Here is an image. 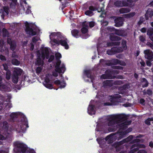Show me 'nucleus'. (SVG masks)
<instances>
[{
	"label": "nucleus",
	"mask_w": 153,
	"mask_h": 153,
	"mask_svg": "<svg viewBox=\"0 0 153 153\" xmlns=\"http://www.w3.org/2000/svg\"><path fill=\"white\" fill-rule=\"evenodd\" d=\"M20 122H18L15 128L18 131L25 133L27 128L29 127L27 120L25 115L21 116Z\"/></svg>",
	"instance_id": "nucleus-1"
},
{
	"label": "nucleus",
	"mask_w": 153,
	"mask_h": 153,
	"mask_svg": "<svg viewBox=\"0 0 153 153\" xmlns=\"http://www.w3.org/2000/svg\"><path fill=\"white\" fill-rule=\"evenodd\" d=\"M122 47H114L111 49L107 51V53L108 55H112L116 53H121L123 51V49L126 50L127 48V41L125 39H123L121 42Z\"/></svg>",
	"instance_id": "nucleus-2"
},
{
	"label": "nucleus",
	"mask_w": 153,
	"mask_h": 153,
	"mask_svg": "<svg viewBox=\"0 0 153 153\" xmlns=\"http://www.w3.org/2000/svg\"><path fill=\"white\" fill-rule=\"evenodd\" d=\"M23 72L22 69L20 68H15L12 75V82L17 83L18 81L19 76L21 75Z\"/></svg>",
	"instance_id": "nucleus-3"
},
{
	"label": "nucleus",
	"mask_w": 153,
	"mask_h": 153,
	"mask_svg": "<svg viewBox=\"0 0 153 153\" xmlns=\"http://www.w3.org/2000/svg\"><path fill=\"white\" fill-rule=\"evenodd\" d=\"M15 147L17 148L18 152L21 153H26L27 152L28 147L26 145L23 143H21L19 141H16L14 143Z\"/></svg>",
	"instance_id": "nucleus-4"
},
{
	"label": "nucleus",
	"mask_w": 153,
	"mask_h": 153,
	"mask_svg": "<svg viewBox=\"0 0 153 153\" xmlns=\"http://www.w3.org/2000/svg\"><path fill=\"white\" fill-rule=\"evenodd\" d=\"M127 124L126 123H117L116 126H114V128H109L108 130L110 132L115 131L117 129L125 130L127 128Z\"/></svg>",
	"instance_id": "nucleus-5"
},
{
	"label": "nucleus",
	"mask_w": 153,
	"mask_h": 153,
	"mask_svg": "<svg viewBox=\"0 0 153 153\" xmlns=\"http://www.w3.org/2000/svg\"><path fill=\"white\" fill-rule=\"evenodd\" d=\"M61 63V61L58 60L56 62L55 66V71L58 72L59 73H64L65 70V66L64 64H62L60 68V65Z\"/></svg>",
	"instance_id": "nucleus-6"
},
{
	"label": "nucleus",
	"mask_w": 153,
	"mask_h": 153,
	"mask_svg": "<svg viewBox=\"0 0 153 153\" xmlns=\"http://www.w3.org/2000/svg\"><path fill=\"white\" fill-rule=\"evenodd\" d=\"M27 24L26 25V28L25 30L26 33L27 34H29L30 36H33L36 34V32L34 31V27L32 26L30 27L27 22H26Z\"/></svg>",
	"instance_id": "nucleus-7"
},
{
	"label": "nucleus",
	"mask_w": 153,
	"mask_h": 153,
	"mask_svg": "<svg viewBox=\"0 0 153 153\" xmlns=\"http://www.w3.org/2000/svg\"><path fill=\"white\" fill-rule=\"evenodd\" d=\"M114 4L117 7H127L129 5V4L128 2L124 0H116L114 2Z\"/></svg>",
	"instance_id": "nucleus-8"
},
{
	"label": "nucleus",
	"mask_w": 153,
	"mask_h": 153,
	"mask_svg": "<svg viewBox=\"0 0 153 153\" xmlns=\"http://www.w3.org/2000/svg\"><path fill=\"white\" fill-rule=\"evenodd\" d=\"M124 19L121 17H116L114 20L115 23L114 26L117 27H120L123 26L124 24Z\"/></svg>",
	"instance_id": "nucleus-9"
},
{
	"label": "nucleus",
	"mask_w": 153,
	"mask_h": 153,
	"mask_svg": "<svg viewBox=\"0 0 153 153\" xmlns=\"http://www.w3.org/2000/svg\"><path fill=\"white\" fill-rule=\"evenodd\" d=\"M133 141L134 142L138 143L140 142V140L139 139H136L134 140ZM135 147H136V148L131 150L130 152V153H134L137 152L139 150V147H140V146L137 143L133 145L131 147V148L132 149Z\"/></svg>",
	"instance_id": "nucleus-10"
},
{
	"label": "nucleus",
	"mask_w": 153,
	"mask_h": 153,
	"mask_svg": "<svg viewBox=\"0 0 153 153\" xmlns=\"http://www.w3.org/2000/svg\"><path fill=\"white\" fill-rule=\"evenodd\" d=\"M145 58L151 61H153V52L149 50L144 51Z\"/></svg>",
	"instance_id": "nucleus-11"
},
{
	"label": "nucleus",
	"mask_w": 153,
	"mask_h": 153,
	"mask_svg": "<svg viewBox=\"0 0 153 153\" xmlns=\"http://www.w3.org/2000/svg\"><path fill=\"white\" fill-rule=\"evenodd\" d=\"M114 116L116 120H118V123H120V121L123 122L127 119L126 115L124 114H118Z\"/></svg>",
	"instance_id": "nucleus-12"
},
{
	"label": "nucleus",
	"mask_w": 153,
	"mask_h": 153,
	"mask_svg": "<svg viewBox=\"0 0 153 153\" xmlns=\"http://www.w3.org/2000/svg\"><path fill=\"white\" fill-rule=\"evenodd\" d=\"M153 16V9L149 8L146 11L145 14V19L148 20L149 19H151Z\"/></svg>",
	"instance_id": "nucleus-13"
},
{
	"label": "nucleus",
	"mask_w": 153,
	"mask_h": 153,
	"mask_svg": "<svg viewBox=\"0 0 153 153\" xmlns=\"http://www.w3.org/2000/svg\"><path fill=\"white\" fill-rule=\"evenodd\" d=\"M115 34L122 37L126 36L127 35V30H126L123 29H117L116 30Z\"/></svg>",
	"instance_id": "nucleus-14"
},
{
	"label": "nucleus",
	"mask_w": 153,
	"mask_h": 153,
	"mask_svg": "<svg viewBox=\"0 0 153 153\" xmlns=\"http://www.w3.org/2000/svg\"><path fill=\"white\" fill-rule=\"evenodd\" d=\"M118 123V120H116L114 118V116L112 117V118L111 120H109L108 123V126H111V127L108 128V129L110 128H114V126H116L117 124Z\"/></svg>",
	"instance_id": "nucleus-15"
},
{
	"label": "nucleus",
	"mask_w": 153,
	"mask_h": 153,
	"mask_svg": "<svg viewBox=\"0 0 153 153\" xmlns=\"http://www.w3.org/2000/svg\"><path fill=\"white\" fill-rule=\"evenodd\" d=\"M68 40L67 39H61L60 40V44L62 46H64L66 49H68L69 48L68 45Z\"/></svg>",
	"instance_id": "nucleus-16"
},
{
	"label": "nucleus",
	"mask_w": 153,
	"mask_h": 153,
	"mask_svg": "<svg viewBox=\"0 0 153 153\" xmlns=\"http://www.w3.org/2000/svg\"><path fill=\"white\" fill-rule=\"evenodd\" d=\"M120 62V60L117 59H114L109 61L108 62L106 63V65L108 66L117 65L119 64Z\"/></svg>",
	"instance_id": "nucleus-17"
},
{
	"label": "nucleus",
	"mask_w": 153,
	"mask_h": 153,
	"mask_svg": "<svg viewBox=\"0 0 153 153\" xmlns=\"http://www.w3.org/2000/svg\"><path fill=\"white\" fill-rule=\"evenodd\" d=\"M88 112L89 114L92 115L94 114L95 111L94 110V106L93 105H89L88 108Z\"/></svg>",
	"instance_id": "nucleus-18"
},
{
	"label": "nucleus",
	"mask_w": 153,
	"mask_h": 153,
	"mask_svg": "<svg viewBox=\"0 0 153 153\" xmlns=\"http://www.w3.org/2000/svg\"><path fill=\"white\" fill-rule=\"evenodd\" d=\"M72 35L76 38H78L80 36L81 33L78 30L74 29L71 31Z\"/></svg>",
	"instance_id": "nucleus-19"
},
{
	"label": "nucleus",
	"mask_w": 153,
	"mask_h": 153,
	"mask_svg": "<svg viewBox=\"0 0 153 153\" xmlns=\"http://www.w3.org/2000/svg\"><path fill=\"white\" fill-rule=\"evenodd\" d=\"M110 39L112 41H119L121 39V38L119 36L111 34L110 36Z\"/></svg>",
	"instance_id": "nucleus-20"
},
{
	"label": "nucleus",
	"mask_w": 153,
	"mask_h": 153,
	"mask_svg": "<svg viewBox=\"0 0 153 153\" xmlns=\"http://www.w3.org/2000/svg\"><path fill=\"white\" fill-rule=\"evenodd\" d=\"M106 74L108 79H113L116 78L115 76H112V72L110 70H107L105 71Z\"/></svg>",
	"instance_id": "nucleus-21"
},
{
	"label": "nucleus",
	"mask_w": 153,
	"mask_h": 153,
	"mask_svg": "<svg viewBox=\"0 0 153 153\" xmlns=\"http://www.w3.org/2000/svg\"><path fill=\"white\" fill-rule=\"evenodd\" d=\"M112 81L107 80L103 82V85L105 87L109 86L111 87L113 85Z\"/></svg>",
	"instance_id": "nucleus-22"
},
{
	"label": "nucleus",
	"mask_w": 153,
	"mask_h": 153,
	"mask_svg": "<svg viewBox=\"0 0 153 153\" xmlns=\"http://www.w3.org/2000/svg\"><path fill=\"white\" fill-rule=\"evenodd\" d=\"M130 11V9L127 8H122L119 10V12L120 14L128 13Z\"/></svg>",
	"instance_id": "nucleus-23"
},
{
	"label": "nucleus",
	"mask_w": 153,
	"mask_h": 153,
	"mask_svg": "<svg viewBox=\"0 0 153 153\" xmlns=\"http://www.w3.org/2000/svg\"><path fill=\"white\" fill-rule=\"evenodd\" d=\"M127 142L128 141L126 140V139H124L118 142L115 143L114 145L116 146V147L117 148L119 146L125 143H127Z\"/></svg>",
	"instance_id": "nucleus-24"
},
{
	"label": "nucleus",
	"mask_w": 153,
	"mask_h": 153,
	"mask_svg": "<svg viewBox=\"0 0 153 153\" xmlns=\"http://www.w3.org/2000/svg\"><path fill=\"white\" fill-rule=\"evenodd\" d=\"M83 26L85 27H83L81 29V31L82 33L85 34L88 31V29L87 27H88V26L84 23L83 24Z\"/></svg>",
	"instance_id": "nucleus-25"
},
{
	"label": "nucleus",
	"mask_w": 153,
	"mask_h": 153,
	"mask_svg": "<svg viewBox=\"0 0 153 153\" xmlns=\"http://www.w3.org/2000/svg\"><path fill=\"white\" fill-rule=\"evenodd\" d=\"M135 13L134 12L130 13H129L125 14L124 17L127 19L131 18L135 16Z\"/></svg>",
	"instance_id": "nucleus-26"
},
{
	"label": "nucleus",
	"mask_w": 153,
	"mask_h": 153,
	"mask_svg": "<svg viewBox=\"0 0 153 153\" xmlns=\"http://www.w3.org/2000/svg\"><path fill=\"white\" fill-rule=\"evenodd\" d=\"M2 32L3 36L4 37H8L9 36V33L7 30L4 28L2 29Z\"/></svg>",
	"instance_id": "nucleus-27"
},
{
	"label": "nucleus",
	"mask_w": 153,
	"mask_h": 153,
	"mask_svg": "<svg viewBox=\"0 0 153 153\" xmlns=\"http://www.w3.org/2000/svg\"><path fill=\"white\" fill-rule=\"evenodd\" d=\"M36 63V65L38 66H43L44 65V62L43 60H42L41 58H37Z\"/></svg>",
	"instance_id": "nucleus-28"
},
{
	"label": "nucleus",
	"mask_w": 153,
	"mask_h": 153,
	"mask_svg": "<svg viewBox=\"0 0 153 153\" xmlns=\"http://www.w3.org/2000/svg\"><path fill=\"white\" fill-rule=\"evenodd\" d=\"M120 43V42H111L108 43L107 45L108 46H112L113 45H119Z\"/></svg>",
	"instance_id": "nucleus-29"
},
{
	"label": "nucleus",
	"mask_w": 153,
	"mask_h": 153,
	"mask_svg": "<svg viewBox=\"0 0 153 153\" xmlns=\"http://www.w3.org/2000/svg\"><path fill=\"white\" fill-rule=\"evenodd\" d=\"M147 34L149 37L152 36L153 35V28L150 27L149 28L147 31Z\"/></svg>",
	"instance_id": "nucleus-30"
},
{
	"label": "nucleus",
	"mask_w": 153,
	"mask_h": 153,
	"mask_svg": "<svg viewBox=\"0 0 153 153\" xmlns=\"http://www.w3.org/2000/svg\"><path fill=\"white\" fill-rule=\"evenodd\" d=\"M12 63L16 65H19L20 64V62L16 59H13L11 61Z\"/></svg>",
	"instance_id": "nucleus-31"
},
{
	"label": "nucleus",
	"mask_w": 153,
	"mask_h": 153,
	"mask_svg": "<svg viewBox=\"0 0 153 153\" xmlns=\"http://www.w3.org/2000/svg\"><path fill=\"white\" fill-rule=\"evenodd\" d=\"M17 0H11V2L10 6L11 8L14 7L17 2Z\"/></svg>",
	"instance_id": "nucleus-32"
},
{
	"label": "nucleus",
	"mask_w": 153,
	"mask_h": 153,
	"mask_svg": "<svg viewBox=\"0 0 153 153\" xmlns=\"http://www.w3.org/2000/svg\"><path fill=\"white\" fill-rule=\"evenodd\" d=\"M10 45V49L12 51H14L16 47V44L15 42Z\"/></svg>",
	"instance_id": "nucleus-33"
},
{
	"label": "nucleus",
	"mask_w": 153,
	"mask_h": 153,
	"mask_svg": "<svg viewBox=\"0 0 153 153\" xmlns=\"http://www.w3.org/2000/svg\"><path fill=\"white\" fill-rule=\"evenodd\" d=\"M11 73L10 70H8L6 72V78L7 79L9 80L10 79Z\"/></svg>",
	"instance_id": "nucleus-34"
},
{
	"label": "nucleus",
	"mask_w": 153,
	"mask_h": 153,
	"mask_svg": "<svg viewBox=\"0 0 153 153\" xmlns=\"http://www.w3.org/2000/svg\"><path fill=\"white\" fill-rule=\"evenodd\" d=\"M56 36H57V39L58 40H60L61 39H63V37L61 33L58 32L56 33Z\"/></svg>",
	"instance_id": "nucleus-35"
},
{
	"label": "nucleus",
	"mask_w": 153,
	"mask_h": 153,
	"mask_svg": "<svg viewBox=\"0 0 153 153\" xmlns=\"http://www.w3.org/2000/svg\"><path fill=\"white\" fill-rule=\"evenodd\" d=\"M85 13L86 15L90 16H91L94 15L93 12L89 10H86L85 12Z\"/></svg>",
	"instance_id": "nucleus-36"
},
{
	"label": "nucleus",
	"mask_w": 153,
	"mask_h": 153,
	"mask_svg": "<svg viewBox=\"0 0 153 153\" xmlns=\"http://www.w3.org/2000/svg\"><path fill=\"white\" fill-rule=\"evenodd\" d=\"M43 85L46 88L49 89H51L53 88L52 85L51 84L49 83L45 84Z\"/></svg>",
	"instance_id": "nucleus-37"
},
{
	"label": "nucleus",
	"mask_w": 153,
	"mask_h": 153,
	"mask_svg": "<svg viewBox=\"0 0 153 153\" xmlns=\"http://www.w3.org/2000/svg\"><path fill=\"white\" fill-rule=\"evenodd\" d=\"M84 74H85L88 78H91L92 76L90 73V71L89 70H85L84 71Z\"/></svg>",
	"instance_id": "nucleus-38"
},
{
	"label": "nucleus",
	"mask_w": 153,
	"mask_h": 153,
	"mask_svg": "<svg viewBox=\"0 0 153 153\" xmlns=\"http://www.w3.org/2000/svg\"><path fill=\"white\" fill-rule=\"evenodd\" d=\"M145 20L144 18L141 16L140 17L139 21L138 22V24L139 25H141L144 21Z\"/></svg>",
	"instance_id": "nucleus-39"
},
{
	"label": "nucleus",
	"mask_w": 153,
	"mask_h": 153,
	"mask_svg": "<svg viewBox=\"0 0 153 153\" xmlns=\"http://www.w3.org/2000/svg\"><path fill=\"white\" fill-rule=\"evenodd\" d=\"M39 38L37 36L33 37L32 39V42L33 43H36L39 40Z\"/></svg>",
	"instance_id": "nucleus-40"
},
{
	"label": "nucleus",
	"mask_w": 153,
	"mask_h": 153,
	"mask_svg": "<svg viewBox=\"0 0 153 153\" xmlns=\"http://www.w3.org/2000/svg\"><path fill=\"white\" fill-rule=\"evenodd\" d=\"M113 84L115 85H120L123 84V82L121 80H116L113 82Z\"/></svg>",
	"instance_id": "nucleus-41"
},
{
	"label": "nucleus",
	"mask_w": 153,
	"mask_h": 153,
	"mask_svg": "<svg viewBox=\"0 0 153 153\" xmlns=\"http://www.w3.org/2000/svg\"><path fill=\"white\" fill-rule=\"evenodd\" d=\"M17 114L16 113L13 112L11 114L10 116L11 118L13 120L15 118L17 117Z\"/></svg>",
	"instance_id": "nucleus-42"
},
{
	"label": "nucleus",
	"mask_w": 153,
	"mask_h": 153,
	"mask_svg": "<svg viewBox=\"0 0 153 153\" xmlns=\"http://www.w3.org/2000/svg\"><path fill=\"white\" fill-rule=\"evenodd\" d=\"M42 53H44V54L45 55L49 54V51L48 48H45L44 49L42 50Z\"/></svg>",
	"instance_id": "nucleus-43"
},
{
	"label": "nucleus",
	"mask_w": 153,
	"mask_h": 153,
	"mask_svg": "<svg viewBox=\"0 0 153 153\" xmlns=\"http://www.w3.org/2000/svg\"><path fill=\"white\" fill-rule=\"evenodd\" d=\"M150 117H148L145 121V123L148 126H150L151 125L150 122L151 121Z\"/></svg>",
	"instance_id": "nucleus-44"
},
{
	"label": "nucleus",
	"mask_w": 153,
	"mask_h": 153,
	"mask_svg": "<svg viewBox=\"0 0 153 153\" xmlns=\"http://www.w3.org/2000/svg\"><path fill=\"white\" fill-rule=\"evenodd\" d=\"M42 69V68L41 67H38L37 68L36 72L37 74H40Z\"/></svg>",
	"instance_id": "nucleus-45"
},
{
	"label": "nucleus",
	"mask_w": 153,
	"mask_h": 153,
	"mask_svg": "<svg viewBox=\"0 0 153 153\" xmlns=\"http://www.w3.org/2000/svg\"><path fill=\"white\" fill-rule=\"evenodd\" d=\"M88 9L89 10H90L92 12L93 11H95L97 10V8L94 6H90L88 7Z\"/></svg>",
	"instance_id": "nucleus-46"
},
{
	"label": "nucleus",
	"mask_w": 153,
	"mask_h": 153,
	"mask_svg": "<svg viewBox=\"0 0 153 153\" xmlns=\"http://www.w3.org/2000/svg\"><path fill=\"white\" fill-rule=\"evenodd\" d=\"M8 123L7 122L5 121L3 123V128L6 129H8Z\"/></svg>",
	"instance_id": "nucleus-47"
},
{
	"label": "nucleus",
	"mask_w": 153,
	"mask_h": 153,
	"mask_svg": "<svg viewBox=\"0 0 153 153\" xmlns=\"http://www.w3.org/2000/svg\"><path fill=\"white\" fill-rule=\"evenodd\" d=\"M139 38L140 41L142 42H144L146 41L145 37L143 36H140Z\"/></svg>",
	"instance_id": "nucleus-48"
},
{
	"label": "nucleus",
	"mask_w": 153,
	"mask_h": 153,
	"mask_svg": "<svg viewBox=\"0 0 153 153\" xmlns=\"http://www.w3.org/2000/svg\"><path fill=\"white\" fill-rule=\"evenodd\" d=\"M2 66L3 67L4 70L6 71L8 70H10L8 69V65L6 63L3 64H2Z\"/></svg>",
	"instance_id": "nucleus-49"
},
{
	"label": "nucleus",
	"mask_w": 153,
	"mask_h": 153,
	"mask_svg": "<svg viewBox=\"0 0 153 153\" xmlns=\"http://www.w3.org/2000/svg\"><path fill=\"white\" fill-rule=\"evenodd\" d=\"M3 10L4 12H5L6 14L7 15L9 13V9L8 8L6 7H3Z\"/></svg>",
	"instance_id": "nucleus-50"
},
{
	"label": "nucleus",
	"mask_w": 153,
	"mask_h": 153,
	"mask_svg": "<svg viewBox=\"0 0 153 153\" xmlns=\"http://www.w3.org/2000/svg\"><path fill=\"white\" fill-rule=\"evenodd\" d=\"M126 89V85H124L119 88H118V90L119 91H123L125 90Z\"/></svg>",
	"instance_id": "nucleus-51"
},
{
	"label": "nucleus",
	"mask_w": 153,
	"mask_h": 153,
	"mask_svg": "<svg viewBox=\"0 0 153 153\" xmlns=\"http://www.w3.org/2000/svg\"><path fill=\"white\" fill-rule=\"evenodd\" d=\"M54 56L53 55H51L49 58L48 60V62H52L54 59Z\"/></svg>",
	"instance_id": "nucleus-52"
},
{
	"label": "nucleus",
	"mask_w": 153,
	"mask_h": 153,
	"mask_svg": "<svg viewBox=\"0 0 153 153\" xmlns=\"http://www.w3.org/2000/svg\"><path fill=\"white\" fill-rule=\"evenodd\" d=\"M65 82L64 81H62V82H61V84L60 85V88H64L65 86Z\"/></svg>",
	"instance_id": "nucleus-53"
},
{
	"label": "nucleus",
	"mask_w": 153,
	"mask_h": 153,
	"mask_svg": "<svg viewBox=\"0 0 153 153\" xmlns=\"http://www.w3.org/2000/svg\"><path fill=\"white\" fill-rule=\"evenodd\" d=\"M127 133L126 131L121 132L120 134V136L119 137H120V138H123V136L125 135Z\"/></svg>",
	"instance_id": "nucleus-54"
},
{
	"label": "nucleus",
	"mask_w": 153,
	"mask_h": 153,
	"mask_svg": "<svg viewBox=\"0 0 153 153\" xmlns=\"http://www.w3.org/2000/svg\"><path fill=\"white\" fill-rule=\"evenodd\" d=\"M55 56H56V59L57 60L58 59H59L62 57L60 53H56L55 54Z\"/></svg>",
	"instance_id": "nucleus-55"
},
{
	"label": "nucleus",
	"mask_w": 153,
	"mask_h": 153,
	"mask_svg": "<svg viewBox=\"0 0 153 153\" xmlns=\"http://www.w3.org/2000/svg\"><path fill=\"white\" fill-rule=\"evenodd\" d=\"M146 94L149 96L152 95V90L149 89L147 90Z\"/></svg>",
	"instance_id": "nucleus-56"
},
{
	"label": "nucleus",
	"mask_w": 153,
	"mask_h": 153,
	"mask_svg": "<svg viewBox=\"0 0 153 153\" xmlns=\"http://www.w3.org/2000/svg\"><path fill=\"white\" fill-rule=\"evenodd\" d=\"M53 42L55 43V44L58 45H59L60 44V40H58V39H53Z\"/></svg>",
	"instance_id": "nucleus-57"
},
{
	"label": "nucleus",
	"mask_w": 153,
	"mask_h": 153,
	"mask_svg": "<svg viewBox=\"0 0 153 153\" xmlns=\"http://www.w3.org/2000/svg\"><path fill=\"white\" fill-rule=\"evenodd\" d=\"M152 61H151V60H148L146 61V63L147 65L151 67L152 65L151 62Z\"/></svg>",
	"instance_id": "nucleus-58"
},
{
	"label": "nucleus",
	"mask_w": 153,
	"mask_h": 153,
	"mask_svg": "<svg viewBox=\"0 0 153 153\" xmlns=\"http://www.w3.org/2000/svg\"><path fill=\"white\" fill-rule=\"evenodd\" d=\"M94 25L95 24L94 22L91 21L89 22V26L90 27H93L94 26Z\"/></svg>",
	"instance_id": "nucleus-59"
},
{
	"label": "nucleus",
	"mask_w": 153,
	"mask_h": 153,
	"mask_svg": "<svg viewBox=\"0 0 153 153\" xmlns=\"http://www.w3.org/2000/svg\"><path fill=\"white\" fill-rule=\"evenodd\" d=\"M147 45L149 47H150L152 49H153V43H152L149 42H148L147 44Z\"/></svg>",
	"instance_id": "nucleus-60"
},
{
	"label": "nucleus",
	"mask_w": 153,
	"mask_h": 153,
	"mask_svg": "<svg viewBox=\"0 0 153 153\" xmlns=\"http://www.w3.org/2000/svg\"><path fill=\"white\" fill-rule=\"evenodd\" d=\"M117 29H115L114 27H110L108 28V30L111 32H113L114 31V33H115V32L116 31V30H117Z\"/></svg>",
	"instance_id": "nucleus-61"
},
{
	"label": "nucleus",
	"mask_w": 153,
	"mask_h": 153,
	"mask_svg": "<svg viewBox=\"0 0 153 153\" xmlns=\"http://www.w3.org/2000/svg\"><path fill=\"white\" fill-rule=\"evenodd\" d=\"M0 59L2 61H5L6 60L5 57L2 55H1L0 56Z\"/></svg>",
	"instance_id": "nucleus-62"
},
{
	"label": "nucleus",
	"mask_w": 153,
	"mask_h": 153,
	"mask_svg": "<svg viewBox=\"0 0 153 153\" xmlns=\"http://www.w3.org/2000/svg\"><path fill=\"white\" fill-rule=\"evenodd\" d=\"M54 83L56 85H60L61 84V82L59 80H56L54 81Z\"/></svg>",
	"instance_id": "nucleus-63"
},
{
	"label": "nucleus",
	"mask_w": 153,
	"mask_h": 153,
	"mask_svg": "<svg viewBox=\"0 0 153 153\" xmlns=\"http://www.w3.org/2000/svg\"><path fill=\"white\" fill-rule=\"evenodd\" d=\"M14 42H13L12 41V40L11 38H8L7 39V43L9 45L13 43Z\"/></svg>",
	"instance_id": "nucleus-64"
}]
</instances>
